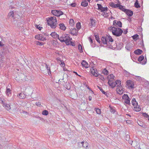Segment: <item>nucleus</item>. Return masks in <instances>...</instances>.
Returning <instances> with one entry per match:
<instances>
[{
  "label": "nucleus",
  "mask_w": 149,
  "mask_h": 149,
  "mask_svg": "<svg viewBox=\"0 0 149 149\" xmlns=\"http://www.w3.org/2000/svg\"><path fill=\"white\" fill-rule=\"evenodd\" d=\"M102 43L107 46H109L110 48L112 47L111 46L112 43L113 42V40L111 37L109 35H107L106 36H103L101 38Z\"/></svg>",
  "instance_id": "f257e3e1"
},
{
  "label": "nucleus",
  "mask_w": 149,
  "mask_h": 149,
  "mask_svg": "<svg viewBox=\"0 0 149 149\" xmlns=\"http://www.w3.org/2000/svg\"><path fill=\"white\" fill-rule=\"evenodd\" d=\"M47 21L48 25L52 28L54 29L56 27L57 22L56 17L53 16L48 17L47 19Z\"/></svg>",
  "instance_id": "f03ea898"
},
{
  "label": "nucleus",
  "mask_w": 149,
  "mask_h": 149,
  "mask_svg": "<svg viewBox=\"0 0 149 149\" xmlns=\"http://www.w3.org/2000/svg\"><path fill=\"white\" fill-rule=\"evenodd\" d=\"M59 40L62 42H65L67 45H69L72 38L70 37L69 35L63 34L60 35Z\"/></svg>",
  "instance_id": "7ed1b4c3"
},
{
  "label": "nucleus",
  "mask_w": 149,
  "mask_h": 149,
  "mask_svg": "<svg viewBox=\"0 0 149 149\" xmlns=\"http://www.w3.org/2000/svg\"><path fill=\"white\" fill-rule=\"evenodd\" d=\"M110 28L113 34L117 37L121 36L123 32V30L120 28H116L115 27H111Z\"/></svg>",
  "instance_id": "20e7f679"
},
{
  "label": "nucleus",
  "mask_w": 149,
  "mask_h": 149,
  "mask_svg": "<svg viewBox=\"0 0 149 149\" xmlns=\"http://www.w3.org/2000/svg\"><path fill=\"white\" fill-rule=\"evenodd\" d=\"M91 73L95 77H98V78L104 81V78L103 75L99 74L97 71L96 68H92L91 69Z\"/></svg>",
  "instance_id": "39448f33"
},
{
  "label": "nucleus",
  "mask_w": 149,
  "mask_h": 149,
  "mask_svg": "<svg viewBox=\"0 0 149 149\" xmlns=\"http://www.w3.org/2000/svg\"><path fill=\"white\" fill-rule=\"evenodd\" d=\"M47 34L46 33H43L42 34H39L35 36V38L39 40L42 41L45 40L46 39V38Z\"/></svg>",
  "instance_id": "423d86ee"
},
{
  "label": "nucleus",
  "mask_w": 149,
  "mask_h": 149,
  "mask_svg": "<svg viewBox=\"0 0 149 149\" xmlns=\"http://www.w3.org/2000/svg\"><path fill=\"white\" fill-rule=\"evenodd\" d=\"M122 97L125 104L130 105V98L127 94H124Z\"/></svg>",
  "instance_id": "0eeeda50"
},
{
  "label": "nucleus",
  "mask_w": 149,
  "mask_h": 149,
  "mask_svg": "<svg viewBox=\"0 0 149 149\" xmlns=\"http://www.w3.org/2000/svg\"><path fill=\"white\" fill-rule=\"evenodd\" d=\"M51 12L53 15L57 17L60 16L63 14V13L60 10H52Z\"/></svg>",
  "instance_id": "6e6552de"
},
{
  "label": "nucleus",
  "mask_w": 149,
  "mask_h": 149,
  "mask_svg": "<svg viewBox=\"0 0 149 149\" xmlns=\"http://www.w3.org/2000/svg\"><path fill=\"white\" fill-rule=\"evenodd\" d=\"M70 33L73 35L77 36V34L78 30H77L74 27H72L70 26Z\"/></svg>",
  "instance_id": "1a4fd4ad"
},
{
  "label": "nucleus",
  "mask_w": 149,
  "mask_h": 149,
  "mask_svg": "<svg viewBox=\"0 0 149 149\" xmlns=\"http://www.w3.org/2000/svg\"><path fill=\"white\" fill-rule=\"evenodd\" d=\"M126 83L129 89H132L134 88V84L132 81L128 80L126 81Z\"/></svg>",
  "instance_id": "9d476101"
},
{
  "label": "nucleus",
  "mask_w": 149,
  "mask_h": 149,
  "mask_svg": "<svg viewBox=\"0 0 149 149\" xmlns=\"http://www.w3.org/2000/svg\"><path fill=\"white\" fill-rule=\"evenodd\" d=\"M97 5L98 7V10H100L101 12H104L107 11L108 8L107 7H103L101 5L98 3L97 4Z\"/></svg>",
  "instance_id": "9b49d317"
},
{
  "label": "nucleus",
  "mask_w": 149,
  "mask_h": 149,
  "mask_svg": "<svg viewBox=\"0 0 149 149\" xmlns=\"http://www.w3.org/2000/svg\"><path fill=\"white\" fill-rule=\"evenodd\" d=\"M89 26L91 28L95 27L96 26V21L94 19H91L89 24Z\"/></svg>",
  "instance_id": "f8f14e48"
},
{
  "label": "nucleus",
  "mask_w": 149,
  "mask_h": 149,
  "mask_svg": "<svg viewBox=\"0 0 149 149\" xmlns=\"http://www.w3.org/2000/svg\"><path fill=\"white\" fill-rule=\"evenodd\" d=\"M113 25L116 27H121L122 26V24L120 21H118L116 20H114L113 22Z\"/></svg>",
  "instance_id": "ddd939ff"
},
{
  "label": "nucleus",
  "mask_w": 149,
  "mask_h": 149,
  "mask_svg": "<svg viewBox=\"0 0 149 149\" xmlns=\"http://www.w3.org/2000/svg\"><path fill=\"white\" fill-rule=\"evenodd\" d=\"M117 87L116 91L117 93L120 95L122 94L123 92V88L122 86Z\"/></svg>",
  "instance_id": "4468645a"
},
{
  "label": "nucleus",
  "mask_w": 149,
  "mask_h": 149,
  "mask_svg": "<svg viewBox=\"0 0 149 149\" xmlns=\"http://www.w3.org/2000/svg\"><path fill=\"white\" fill-rule=\"evenodd\" d=\"M16 13L15 12V13L13 11H12L9 12L8 13V16L10 17H13L15 16V17L19 18V17L20 16V15L17 14V15H15Z\"/></svg>",
  "instance_id": "2eb2a0df"
},
{
  "label": "nucleus",
  "mask_w": 149,
  "mask_h": 149,
  "mask_svg": "<svg viewBox=\"0 0 149 149\" xmlns=\"http://www.w3.org/2000/svg\"><path fill=\"white\" fill-rule=\"evenodd\" d=\"M133 45L131 43L127 44L126 45L125 48L129 51H131L132 49Z\"/></svg>",
  "instance_id": "dca6fc26"
},
{
  "label": "nucleus",
  "mask_w": 149,
  "mask_h": 149,
  "mask_svg": "<svg viewBox=\"0 0 149 149\" xmlns=\"http://www.w3.org/2000/svg\"><path fill=\"white\" fill-rule=\"evenodd\" d=\"M50 35H51L53 38H58V39L60 37V36L57 34L55 32H52L50 34Z\"/></svg>",
  "instance_id": "f3484780"
},
{
  "label": "nucleus",
  "mask_w": 149,
  "mask_h": 149,
  "mask_svg": "<svg viewBox=\"0 0 149 149\" xmlns=\"http://www.w3.org/2000/svg\"><path fill=\"white\" fill-rule=\"evenodd\" d=\"M81 64L83 67H84L86 68H88L89 66L87 62L84 60L82 61Z\"/></svg>",
  "instance_id": "a211bd4d"
},
{
  "label": "nucleus",
  "mask_w": 149,
  "mask_h": 149,
  "mask_svg": "<svg viewBox=\"0 0 149 149\" xmlns=\"http://www.w3.org/2000/svg\"><path fill=\"white\" fill-rule=\"evenodd\" d=\"M109 5L110 6L113 8H118V4H115L113 2H111L109 3Z\"/></svg>",
  "instance_id": "6ab92c4d"
},
{
  "label": "nucleus",
  "mask_w": 149,
  "mask_h": 149,
  "mask_svg": "<svg viewBox=\"0 0 149 149\" xmlns=\"http://www.w3.org/2000/svg\"><path fill=\"white\" fill-rule=\"evenodd\" d=\"M138 124L140 126L146 128L147 126L143 122L141 121L140 120H139L138 122Z\"/></svg>",
  "instance_id": "aec40b11"
},
{
  "label": "nucleus",
  "mask_w": 149,
  "mask_h": 149,
  "mask_svg": "<svg viewBox=\"0 0 149 149\" xmlns=\"http://www.w3.org/2000/svg\"><path fill=\"white\" fill-rule=\"evenodd\" d=\"M81 5L84 7H86L88 6V3L86 0H83L81 3Z\"/></svg>",
  "instance_id": "412c9836"
},
{
  "label": "nucleus",
  "mask_w": 149,
  "mask_h": 149,
  "mask_svg": "<svg viewBox=\"0 0 149 149\" xmlns=\"http://www.w3.org/2000/svg\"><path fill=\"white\" fill-rule=\"evenodd\" d=\"M123 47V43L122 42L116 44V47L117 49L120 50Z\"/></svg>",
  "instance_id": "4be33fe9"
},
{
  "label": "nucleus",
  "mask_w": 149,
  "mask_h": 149,
  "mask_svg": "<svg viewBox=\"0 0 149 149\" xmlns=\"http://www.w3.org/2000/svg\"><path fill=\"white\" fill-rule=\"evenodd\" d=\"M110 81V80L109 81H108V84L112 88H113L116 86L115 82H111Z\"/></svg>",
  "instance_id": "5701e85b"
},
{
  "label": "nucleus",
  "mask_w": 149,
  "mask_h": 149,
  "mask_svg": "<svg viewBox=\"0 0 149 149\" xmlns=\"http://www.w3.org/2000/svg\"><path fill=\"white\" fill-rule=\"evenodd\" d=\"M125 11L126 12L127 15L128 16H131L133 15V13L131 10H126Z\"/></svg>",
  "instance_id": "b1692460"
},
{
  "label": "nucleus",
  "mask_w": 149,
  "mask_h": 149,
  "mask_svg": "<svg viewBox=\"0 0 149 149\" xmlns=\"http://www.w3.org/2000/svg\"><path fill=\"white\" fill-rule=\"evenodd\" d=\"M141 109V108L138 105L136 106H134L133 109L134 110L137 112L139 111Z\"/></svg>",
  "instance_id": "393cba45"
},
{
  "label": "nucleus",
  "mask_w": 149,
  "mask_h": 149,
  "mask_svg": "<svg viewBox=\"0 0 149 149\" xmlns=\"http://www.w3.org/2000/svg\"><path fill=\"white\" fill-rule=\"evenodd\" d=\"M60 28L63 30H65L66 29V27L63 23H61L59 24Z\"/></svg>",
  "instance_id": "a878e982"
},
{
  "label": "nucleus",
  "mask_w": 149,
  "mask_h": 149,
  "mask_svg": "<svg viewBox=\"0 0 149 149\" xmlns=\"http://www.w3.org/2000/svg\"><path fill=\"white\" fill-rule=\"evenodd\" d=\"M132 103L134 107L138 105V103L136 102L135 99L134 98L132 99Z\"/></svg>",
  "instance_id": "bb28decb"
},
{
  "label": "nucleus",
  "mask_w": 149,
  "mask_h": 149,
  "mask_svg": "<svg viewBox=\"0 0 149 149\" xmlns=\"http://www.w3.org/2000/svg\"><path fill=\"white\" fill-rule=\"evenodd\" d=\"M142 52V51L140 49H137V50H136L134 51V53L136 54L139 55L141 54Z\"/></svg>",
  "instance_id": "cd10ccee"
},
{
  "label": "nucleus",
  "mask_w": 149,
  "mask_h": 149,
  "mask_svg": "<svg viewBox=\"0 0 149 149\" xmlns=\"http://www.w3.org/2000/svg\"><path fill=\"white\" fill-rule=\"evenodd\" d=\"M69 24L70 25V26H71V27H73V26L74 25V22L73 19H70L69 20Z\"/></svg>",
  "instance_id": "c85d7f7f"
},
{
  "label": "nucleus",
  "mask_w": 149,
  "mask_h": 149,
  "mask_svg": "<svg viewBox=\"0 0 149 149\" xmlns=\"http://www.w3.org/2000/svg\"><path fill=\"white\" fill-rule=\"evenodd\" d=\"M81 144H82V146L85 148H87L88 146V143L86 142H84L82 141L81 142Z\"/></svg>",
  "instance_id": "c756f323"
},
{
  "label": "nucleus",
  "mask_w": 149,
  "mask_h": 149,
  "mask_svg": "<svg viewBox=\"0 0 149 149\" xmlns=\"http://www.w3.org/2000/svg\"><path fill=\"white\" fill-rule=\"evenodd\" d=\"M115 82L116 85H117V87L120 86H122L121 81L120 80H117Z\"/></svg>",
  "instance_id": "7c9ffc66"
},
{
  "label": "nucleus",
  "mask_w": 149,
  "mask_h": 149,
  "mask_svg": "<svg viewBox=\"0 0 149 149\" xmlns=\"http://www.w3.org/2000/svg\"><path fill=\"white\" fill-rule=\"evenodd\" d=\"M76 27L78 31H79L81 28V24L80 22H77L76 25Z\"/></svg>",
  "instance_id": "2f4dec72"
},
{
  "label": "nucleus",
  "mask_w": 149,
  "mask_h": 149,
  "mask_svg": "<svg viewBox=\"0 0 149 149\" xmlns=\"http://www.w3.org/2000/svg\"><path fill=\"white\" fill-rule=\"evenodd\" d=\"M134 6L136 8H139L140 7V5L139 3L138 0H136L134 3Z\"/></svg>",
  "instance_id": "473e14b6"
},
{
  "label": "nucleus",
  "mask_w": 149,
  "mask_h": 149,
  "mask_svg": "<svg viewBox=\"0 0 149 149\" xmlns=\"http://www.w3.org/2000/svg\"><path fill=\"white\" fill-rule=\"evenodd\" d=\"M118 8L119 9L122 10L123 11H125L126 10V9H125L123 8V7L122 6L119 4H118Z\"/></svg>",
  "instance_id": "72a5a7b5"
},
{
  "label": "nucleus",
  "mask_w": 149,
  "mask_h": 149,
  "mask_svg": "<svg viewBox=\"0 0 149 149\" xmlns=\"http://www.w3.org/2000/svg\"><path fill=\"white\" fill-rule=\"evenodd\" d=\"M18 97L22 99H24L25 97V95L23 93H20L18 95Z\"/></svg>",
  "instance_id": "f704fd0d"
},
{
  "label": "nucleus",
  "mask_w": 149,
  "mask_h": 149,
  "mask_svg": "<svg viewBox=\"0 0 149 149\" xmlns=\"http://www.w3.org/2000/svg\"><path fill=\"white\" fill-rule=\"evenodd\" d=\"M10 88H7L6 91V95L8 96H9V95L10 94Z\"/></svg>",
  "instance_id": "c9c22d12"
},
{
  "label": "nucleus",
  "mask_w": 149,
  "mask_h": 149,
  "mask_svg": "<svg viewBox=\"0 0 149 149\" xmlns=\"http://www.w3.org/2000/svg\"><path fill=\"white\" fill-rule=\"evenodd\" d=\"M78 48L79 50L81 53L83 52L82 47L81 45H79L78 47Z\"/></svg>",
  "instance_id": "e433bc0d"
},
{
  "label": "nucleus",
  "mask_w": 149,
  "mask_h": 149,
  "mask_svg": "<svg viewBox=\"0 0 149 149\" xmlns=\"http://www.w3.org/2000/svg\"><path fill=\"white\" fill-rule=\"evenodd\" d=\"M95 40H96V41L99 43H100V40L99 38V36L97 35H95Z\"/></svg>",
  "instance_id": "4c0bfd02"
},
{
  "label": "nucleus",
  "mask_w": 149,
  "mask_h": 149,
  "mask_svg": "<svg viewBox=\"0 0 149 149\" xmlns=\"http://www.w3.org/2000/svg\"><path fill=\"white\" fill-rule=\"evenodd\" d=\"M102 73L103 74L105 75H107L108 74V71L106 69H104L102 71Z\"/></svg>",
  "instance_id": "58836bf2"
},
{
  "label": "nucleus",
  "mask_w": 149,
  "mask_h": 149,
  "mask_svg": "<svg viewBox=\"0 0 149 149\" xmlns=\"http://www.w3.org/2000/svg\"><path fill=\"white\" fill-rule=\"evenodd\" d=\"M134 78L135 79L138 81H140L141 79V77L140 76H136Z\"/></svg>",
  "instance_id": "ea45409f"
},
{
  "label": "nucleus",
  "mask_w": 149,
  "mask_h": 149,
  "mask_svg": "<svg viewBox=\"0 0 149 149\" xmlns=\"http://www.w3.org/2000/svg\"><path fill=\"white\" fill-rule=\"evenodd\" d=\"M144 58V57L143 56H141L139 58L138 61L139 62H141L142 61Z\"/></svg>",
  "instance_id": "a19ab883"
},
{
  "label": "nucleus",
  "mask_w": 149,
  "mask_h": 149,
  "mask_svg": "<svg viewBox=\"0 0 149 149\" xmlns=\"http://www.w3.org/2000/svg\"><path fill=\"white\" fill-rule=\"evenodd\" d=\"M42 114L43 115L47 116L48 114V112L46 110H45L43 111Z\"/></svg>",
  "instance_id": "79ce46f5"
},
{
  "label": "nucleus",
  "mask_w": 149,
  "mask_h": 149,
  "mask_svg": "<svg viewBox=\"0 0 149 149\" xmlns=\"http://www.w3.org/2000/svg\"><path fill=\"white\" fill-rule=\"evenodd\" d=\"M107 12V11H106L103 13V15L104 17H107L108 16V13Z\"/></svg>",
  "instance_id": "37998d69"
},
{
  "label": "nucleus",
  "mask_w": 149,
  "mask_h": 149,
  "mask_svg": "<svg viewBox=\"0 0 149 149\" xmlns=\"http://www.w3.org/2000/svg\"><path fill=\"white\" fill-rule=\"evenodd\" d=\"M95 110L96 111L97 114H100L101 113V111L100 109L98 108L95 109Z\"/></svg>",
  "instance_id": "c03bdc74"
},
{
  "label": "nucleus",
  "mask_w": 149,
  "mask_h": 149,
  "mask_svg": "<svg viewBox=\"0 0 149 149\" xmlns=\"http://www.w3.org/2000/svg\"><path fill=\"white\" fill-rule=\"evenodd\" d=\"M143 115L144 117L147 118L148 119V117H149V116L146 113H143Z\"/></svg>",
  "instance_id": "a18cd8bd"
},
{
  "label": "nucleus",
  "mask_w": 149,
  "mask_h": 149,
  "mask_svg": "<svg viewBox=\"0 0 149 149\" xmlns=\"http://www.w3.org/2000/svg\"><path fill=\"white\" fill-rule=\"evenodd\" d=\"M110 111L112 113H115L116 111L114 109L111 107L110 109Z\"/></svg>",
  "instance_id": "49530a36"
},
{
  "label": "nucleus",
  "mask_w": 149,
  "mask_h": 149,
  "mask_svg": "<svg viewBox=\"0 0 149 149\" xmlns=\"http://www.w3.org/2000/svg\"><path fill=\"white\" fill-rule=\"evenodd\" d=\"M114 76L112 74H111L108 76V78L109 79H114Z\"/></svg>",
  "instance_id": "de8ad7c7"
},
{
  "label": "nucleus",
  "mask_w": 149,
  "mask_h": 149,
  "mask_svg": "<svg viewBox=\"0 0 149 149\" xmlns=\"http://www.w3.org/2000/svg\"><path fill=\"white\" fill-rule=\"evenodd\" d=\"M130 136L128 135H126L125 136V139L127 141H129L130 139Z\"/></svg>",
  "instance_id": "09e8293b"
},
{
  "label": "nucleus",
  "mask_w": 149,
  "mask_h": 149,
  "mask_svg": "<svg viewBox=\"0 0 149 149\" xmlns=\"http://www.w3.org/2000/svg\"><path fill=\"white\" fill-rule=\"evenodd\" d=\"M45 67L46 69L47 70L48 72H50V69L49 67H48V65L47 64H45Z\"/></svg>",
  "instance_id": "8fccbe9b"
},
{
  "label": "nucleus",
  "mask_w": 149,
  "mask_h": 149,
  "mask_svg": "<svg viewBox=\"0 0 149 149\" xmlns=\"http://www.w3.org/2000/svg\"><path fill=\"white\" fill-rule=\"evenodd\" d=\"M6 109L8 110L10 109V106L9 104H6Z\"/></svg>",
  "instance_id": "3c124183"
},
{
  "label": "nucleus",
  "mask_w": 149,
  "mask_h": 149,
  "mask_svg": "<svg viewBox=\"0 0 149 149\" xmlns=\"http://www.w3.org/2000/svg\"><path fill=\"white\" fill-rule=\"evenodd\" d=\"M146 86L147 88H148L149 87V82L148 81H147L146 82Z\"/></svg>",
  "instance_id": "603ef678"
},
{
  "label": "nucleus",
  "mask_w": 149,
  "mask_h": 149,
  "mask_svg": "<svg viewBox=\"0 0 149 149\" xmlns=\"http://www.w3.org/2000/svg\"><path fill=\"white\" fill-rule=\"evenodd\" d=\"M77 5V4L75 3H74L71 4V6L72 7H75Z\"/></svg>",
  "instance_id": "864d4df0"
},
{
  "label": "nucleus",
  "mask_w": 149,
  "mask_h": 149,
  "mask_svg": "<svg viewBox=\"0 0 149 149\" xmlns=\"http://www.w3.org/2000/svg\"><path fill=\"white\" fill-rule=\"evenodd\" d=\"M61 62V63L60 64V65L62 67H64L65 66V64L64 63L62 62V61Z\"/></svg>",
  "instance_id": "5fc2aeb1"
},
{
  "label": "nucleus",
  "mask_w": 149,
  "mask_h": 149,
  "mask_svg": "<svg viewBox=\"0 0 149 149\" xmlns=\"http://www.w3.org/2000/svg\"><path fill=\"white\" fill-rule=\"evenodd\" d=\"M36 104L37 106L39 107H40L41 106V104L39 102H36Z\"/></svg>",
  "instance_id": "6e6d98bb"
},
{
  "label": "nucleus",
  "mask_w": 149,
  "mask_h": 149,
  "mask_svg": "<svg viewBox=\"0 0 149 149\" xmlns=\"http://www.w3.org/2000/svg\"><path fill=\"white\" fill-rule=\"evenodd\" d=\"M89 41L91 43H93V40L91 37H89L88 38Z\"/></svg>",
  "instance_id": "4d7b16f0"
},
{
  "label": "nucleus",
  "mask_w": 149,
  "mask_h": 149,
  "mask_svg": "<svg viewBox=\"0 0 149 149\" xmlns=\"http://www.w3.org/2000/svg\"><path fill=\"white\" fill-rule=\"evenodd\" d=\"M138 36V35H134V36H132V37H133V38L134 39H136V38H137V37Z\"/></svg>",
  "instance_id": "13d9d810"
},
{
  "label": "nucleus",
  "mask_w": 149,
  "mask_h": 149,
  "mask_svg": "<svg viewBox=\"0 0 149 149\" xmlns=\"http://www.w3.org/2000/svg\"><path fill=\"white\" fill-rule=\"evenodd\" d=\"M56 59H57V61H58V62L59 63H60V62H61V58H57Z\"/></svg>",
  "instance_id": "bf43d9fd"
},
{
  "label": "nucleus",
  "mask_w": 149,
  "mask_h": 149,
  "mask_svg": "<svg viewBox=\"0 0 149 149\" xmlns=\"http://www.w3.org/2000/svg\"><path fill=\"white\" fill-rule=\"evenodd\" d=\"M36 26H36V27L38 29H39V30H41V28H42V27H41L40 26H37V25H36Z\"/></svg>",
  "instance_id": "052dcab7"
},
{
  "label": "nucleus",
  "mask_w": 149,
  "mask_h": 149,
  "mask_svg": "<svg viewBox=\"0 0 149 149\" xmlns=\"http://www.w3.org/2000/svg\"><path fill=\"white\" fill-rule=\"evenodd\" d=\"M110 80L111 81H111V82H114V79H109L108 81H109Z\"/></svg>",
  "instance_id": "680f3d73"
},
{
  "label": "nucleus",
  "mask_w": 149,
  "mask_h": 149,
  "mask_svg": "<svg viewBox=\"0 0 149 149\" xmlns=\"http://www.w3.org/2000/svg\"><path fill=\"white\" fill-rule=\"evenodd\" d=\"M125 72L127 74V76L129 75V74H130L129 72H128L127 71H126L125 70Z\"/></svg>",
  "instance_id": "e2e57ef3"
},
{
  "label": "nucleus",
  "mask_w": 149,
  "mask_h": 149,
  "mask_svg": "<svg viewBox=\"0 0 149 149\" xmlns=\"http://www.w3.org/2000/svg\"><path fill=\"white\" fill-rule=\"evenodd\" d=\"M100 90L103 94H105L106 92L105 91H104L103 89H101Z\"/></svg>",
  "instance_id": "0e129e2a"
},
{
  "label": "nucleus",
  "mask_w": 149,
  "mask_h": 149,
  "mask_svg": "<svg viewBox=\"0 0 149 149\" xmlns=\"http://www.w3.org/2000/svg\"><path fill=\"white\" fill-rule=\"evenodd\" d=\"M4 45L2 44V42L1 41L0 42V46L2 47Z\"/></svg>",
  "instance_id": "69168bd1"
},
{
  "label": "nucleus",
  "mask_w": 149,
  "mask_h": 149,
  "mask_svg": "<svg viewBox=\"0 0 149 149\" xmlns=\"http://www.w3.org/2000/svg\"><path fill=\"white\" fill-rule=\"evenodd\" d=\"M126 123L130 124V120H127L126 121Z\"/></svg>",
  "instance_id": "338daca9"
},
{
  "label": "nucleus",
  "mask_w": 149,
  "mask_h": 149,
  "mask_svg": "<svg viewBox=\"0 0 149 149\" xmlns=\"http://www.w3.org/2000/svg\"><path fill=\"white\" fill-rule=\"evenodd\" d=\"M127 30L126 31H124V32H123V33L124 34H125L127 33Z\"/></svg>",
  "instance_id": "774afa93"
}]
</instances>
